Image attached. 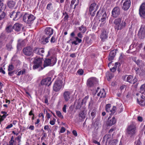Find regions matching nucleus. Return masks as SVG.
<instances>
[{
	"mask_svg": "<svg viewBox=\"0 0 145 145\" xmlns=\"http://www.w3.org/2000/svg\"><path fill=\"white\" fill-rule=\"evenodd\" d=\"M93 101L91 100L89 103L88 107L91 108L93 106Z\"/></svg>",
	"mask_w": 145,
	"mask_h": 145,
	"instance_id": "57",
	"label": "nucleus"
},
{
	"mask_svg": "<svg viewBox=\"0 0 145 145\" xmlns=\"http://www.w3.org/2000/svg\"><path fill=\"white\" fill-rule=\"evenodd\" d=\"M138 103L141 106H145V97L144 95H142L139 99H137Z\"/></svg>",
	"mask_w": 145,
	"mask_h": 145,
	"instance_id": "21",
	"label": "nucleus"
},
{
	"mask_svg": "<svg viewBox=\"0 0 145 145\" xmlns=\"http://www.w3.org/2000/svg\"><path fill=\"white\" fill-rule=\"evenodd\" d=\"M14 67L12 64H10L8 66V71H11L14 70Z\"/></svg>",
	"mask_w": 145,
	"mask_h": 145,
	"instance_id": "53",
	"label": "nucleus"
},
{
	"mask_svg": "<svg viewBox=\"0 0 145 145\" xmlns=\"http://www.w3.org/2000/svg\"><path fill=\"white\" fill-rule=\"evenodd\" d=\"M56 121V119L54 118L52 120H50V123L52 125H54L55 124V122Z\"/></svg>",
	"mask_w": 145,
	"mask_h": 145,
	"instance_id": "62",
	"label": "nucleus"
},
{
	"mask_svg": "<svg viewBox=\"0 0 145 145\" xmlns=\"http://www.w3.org/2000/svg\"><path fill=\"white\" fill-rule=\"evenodd\" d=\"M3 1H0V10H2V8L4 6V3L3 2Z\"/></svg>",
	"mask_w": 145,
	"mask_h": 145,
	"instance_id": "63",
	"label": "nucleus"
},
{
	"mask_svg": "<svg viewBox=\"0 0 145 145\" xmlns=\"http://www.w3.org/2000/svg\"><path fill=\"white\" fill-rule=\"evenodd\" d=\"M97 79L95 77H91L89 78L87 81L86 84L89 88H91L98 84Z\"/></svg>",
	"mask_w": 145,
	"mask_h": 145,
	"instance_id": "5",
	"label": "nucleus"
},
{
	"mask_svg": "<svg viewBox=\"0 0 145 145\" xmlns=\"http://www.w3.org/2000/svg\"><path fill=\"white\" fill-rule=\"evenodd\" d=\"M118 142V140H114L112 142H110L109 143L108 145H116Z\"/></svg>",
	"mask_w": 145,
	"mask_h": 145,
	"instance_id": "52",
	"label": "nucleus"
},
{
	"mask_svg": "<svg viewBox=\"0 0 145 145\" xmlns=\"http://www.w3.org/2000/svg\"><path fill=\"white\" fill-rule=\"evenodd\" d=\"M118 51V50L117 49L112 50L110 52L109 55L114 57L116 54L117 52Z\"/></svg>",
	"mask_w": 145,
	"mask_h": 145,
	"instance_id": "39",
	"label": "nucleus"
},
{
	"mask_svg": "<svg viewBox=\"0 0 145 145\" xmlns=\"http://www.w3.org/2000/svg\"><path fill=\"white\" fill-rule=\"evenodd\" d=\"M87 113L85 110H82L79 114V117L82 119H85Z\"/></svg>",
	"mask_w": 145,
	"mask_h": 145,
	"instance_id": "32",
	"label": "nucleus"
},
{
	"mask_svg": "<svg viewBox=\"0 0 145 145\" xmlns=\"http://www.w3.org/2000/svg\"><path fill=\"white\" fill-rule=\"evenodd\" d=\"M23 54L27 56H33V48L30 46H26L23 50Z\"/></svg>",
	"mask_w": 145,
	"mask_h": 145,
	"instance_id": "7",
	"label": "nucleus"
},
{
	"mask_svg": "<svg viewBox=\"0 0 145 145\" xmlns=\"http://www.w3.org/2000/svg\"><path fill=\"white\" fill-rule=\"evenodd\" d=\"M52 64H44L43 67H42V64H34L33 66V69L34 70L38 69L39 71L43 69L45 67L49 66H51Z\"/></svg>",
	"mask_w": 145,
	"mask_h": 145,
	"instance_id": "15",
	"label": "nucleus"
},
{
	"mask_svg": "<svg viewBox=\"0 0 145 145\" xmlns=\"http://www.w3.org/2000/svg\"><path fill=\"white\" fill-rule=\"evenodd\" d=\"M120 14V9L118 7H114L112 12V15L113 17L115 18H116Z\"/></svg>",
	"mask_w": 145,
	"mask_h": 145,
	"instance_id": "14",
	"label": "nucleus"
},
{
	"mask_svg": "<svg viewBox=\"0 0 145 145\" xmlns=\"http://www.w3.org/2000/svg\"><path fill=\"white\" fill-rule=\"evenodd\" d=\"M42 60L40 58L36 57L34 59L33 63H42Z\"/></svg>",
	"mask_w": 145,
	"mask_h": 145,
	"instance_id": "37",
	"label": "nucleus"
},
{
	"mask_svg": "<svg viewBox=\"0 0 145 145\" xmlns=\"http://www.w3.org/2000/svg\"><path fill=\"white\" fill-rule=\"evenodd\" d=\"M111 106V105L110 104H107L106 105L105 108L106 112H108L110 116H112L116 112V108L115 106H113L112 108L110 109Z\"/></svg>",
	"mask_w": 145,
	"mask_h": 145,
	"instance_id": "9",
	"label": "nucleus"
},
{
	"mask_svg": "<svg viewBox=\"0 0 145 145\" xmlns=\"http://www.w3.org/2000/svg\"><path fill=\"white\" fill-rule=\"evenodd\" d=\"M36 17L33 15L25 13L23 16V20L27 24H32Z\"/></svg>",
	"mask_w": 145,
	"mask_h": 145,
	"instance_id": "2",
	"label": "nucleus"
},
{
	"mask_svg": "<svg viewBox=\"0 0 145 145\" xmlns=\"http://www.w3.org/2000/svg\"><path fill=\"white\" fill-rule=\"evenodd\" d=\"M133 78V77L131 75H129L127 77L126 81L127 82L131 84Z\"/></svg>",
	"mask_w": 145,
	"mask_h": 145,
	"instance_id": "43",
	"label": "nucleus"
},
{
	"mask_svg": "<svg viewBox=\"0 0 145 145\" xmlns=\"http://www.w3.org/2000/svg\"><path fill=\"white\" fill-rule=\"evenodd\" d=\"M83 101H82L79 99H78L77 104L76 106V109H80L83 104Z\"/></svg>",
	"mask_w": 145,
	"mask_h": 145,
	"instance_id": "34",
	"label": "nucleus"
},
{
	"mask_svg": "<svg viewBox=\"0 0 145 145\" xmlns=\"http://www.w3.org/2000/svg\"><path fill=\"white\" fill-rule=\"evenodd\" d=\"M137 81V79L135 77L134 78H133V79L132 80V82H131V84H134L136 83Z\"/></svg>",
	"mask_w": 145,
	"mask_h": 145,
	"instance_id": "64",
	"label": "nucleus"
},
{
	"mask_svg": "<svg viewBox=\"0 0 145 145\" xmlns=\"http://www.w3.org/2000/svg\"><path fill=\"white\" fill-rule=\"evenodd\" d=\"M21 136L20 135H19L17 137L15 138V140H17L18 141V144L17 145H20V142L21 141Z\"/></svg>",
	"mask_w": 145,
	"mask_h": 145,
	"instance_id": "44",
	"label": "nucleus"
},
{
	"mask_svg": "<svg viewBox=\"0 0 145 145\" xmlns=\"http://www.w3.org/2000/svg\"><path fill=\"white\" fill-rule=\"evenodd\" d=\"M56 41V39L55 38V37L54 36H53L52 38H51L50 40V42L51 43H54Z\"/></svg>",
	"mask_w": 145,
	"mask_h": 145,
	"instance_id": "61",
	"label": "nucleus"
},
{
	"mask_svg": "<svg viewBox=\"0 0 145 145\" xmlns=\"http://www.w3.org/2000/svg\"><path fill=\"white\" fill-rule=\"evenodd\" d=\"M20 12H16L14 11H13L10 13V17L11 18H13V20L14 21L17 20L20 18Z\"/></svg>",
	"mask_w": 145,
	"mask_h": 145,
	"instance_id": "16",
	"label": "nucleus"
},
{
	"mask_svg": "<svg viewBox=\"0 0 145 145\" xmlns=\"http://www.w3.org/2000/svg\"><path fill=\"white\" fill-rule=\"evenodd\" d=\"M114 57L113 56H110V55H109L108 57V60L110 62L108 63H111L112 62V61L114 60Z\"/></svg>",
	"mask_w": 145,
	"mask_h": 145,
	"instance_id": "54",
	"label": "nucleus"
},
{
	"mask_svg": "<svg viewBox=\"0 0 145 145\" xmlns=\"http://www.w3.org/2000/svg\"><path fill=\"white\" fill-rule=\"evenodd\" d=\"M54 30L50 27H46L44 31V35L45 36H48L51 37L53 34Z\"/></svg>",
	"mask_w": 145,
	"mask_h": 145,
	"instance_id": "17",
	"label": "nucleus"
},
{
	"mask_svg": "<svg viewBox=\"0 0 145 145\" xmlns=\"http://www.w3.org/2000/svg\"><path fill=\"white\" fill-rule=\"evenodd\" d=\"M25 45V42L24 40H23L21 42H19L17 46L20 47L21 46H24Z\"/></svg>",
	"mask_w": 145,
	"mask_h": 145,
	"instance_id": "49",
	"label": "nucleus"
},
{
	"mask_svg": "<svg viewBox=\"0 0 145 145\" xmlns=\"http://www.w3.org/2000/svg\"><path fill=\"white\" fill-rule=\"evenodd\" d=\"M140 92L145 95V84L142 85L140 88Z\"/></svg>",
	"mask_w": 145,
	"mask_h": 145,
	"instance_id": "38",
	"label": "nucleus"
},
{
	"mask_svg": "<svg viewBox=\"0 0 145 145\" xmlns=\"http://www.w3.org/2000/svg\"><path fill=\"white\" fill-rule=\"evenodd\" d=\"M131 5L130 0H125L123 4L122 8L125 11L127 10L130 8Z\"/></svg>",
	"mask_w": 145,
	"mask_h": 145,
	"instance_id": "19",
	"label": "nucleus"
},
{
	"mask_svg": "<svg viewBox=\"0 0 145 145\" xmlns=\"http://www.w3.org/2000/svg\"><path fill=\"white\" fill-rule=\"evenodd\" d=\"M106 76L107 78V80L108 81H109L114 76V74L112 73H110L109 72H107L106 73Z\"/></svg>",
	"mask_w": 145,
	"mask_h": 145,
	"instance_id": "30",
	"label": "nucleus"
},
{
	"mask_svg": "<svg viewBox=\"0 0 145 145\" xmlns=\"http://www.w3.org/2000/svg\"><path fill=\"white\" fill-rule=\"evenodd\" d=\"M139 13L140 17L145 18V2L142 3L140 6Z\"/></svg>",
	"mask_w": 145,
	"mask_h": 145,
	"instance_id": "12",
	"label": "nucleus"
},
{
	"mask_svg": "<svg viewBox=\"0 0 145 145\" xmlns=\"http://www.w3.org/2000/svg\"><path fill=\"white\" fill-rule=\"evenodd\" d=\"M39 50V48L35 47L34 48L33 50V53H35L37 55H38L39 52L38 51Z\"/></svg>",
	"mask_w": 145,
	"mask_h": 145,
	"instance_id": "58",
	"label": "nucleus"
},
{
	"mask_svg": "<svg viewBox=\"0 0 145 145\" xmlns=\"http://www.w3.org/2000/svg\"><path fill=\"white\" fill-rule=\"evenodd\" d=\"M138 36L140 39L145 37V26L141 25L138 33Z\"/></svg>",
	"mask_w": 145,
	"mask_h": 145,
	"instance_id": "10",
	"label": "nucleus"
},
{
	"mask_svg": "<svg viewBox=\"0 0 145 145\" xmlns=\"http://www.w3.org/2000/svg\"><path fill=\"white\" fill-rule=\"evenodd\" d=\"M6 47L7 48V49L8 51L11 50L12 48V45L9 44H7Z\"/></svg>",
	"mask_w": 145,
	"mask_h": 145,
	"instance_id": "56",
	"label": "nucleus"
},
{
	"mask_svg": "<svg viewBox=\"0 0 145 145\" xmlns=\"http://www.w3.org/2000/svg\"><path fill=\"white\" fill-rule=\"evenodd\" d=\"M111 116H110L107 122V125L108 126H111L114 125L116 121V120L114 117H113L112 119H110L111 118Z\"/></svg>",
	"mask_w": 145,
	"mask_h": 145,
	"instance_id": "20",
	"label": "nucleus"
},
{
	"mask_svg": "<svg viewBox=\"0 0 145 145\" xmlns=\"http://www.w3.org/2000/svg\"><path fill=\"white\" fill-rule=\"evenodd\" d=\"M39 52L38 55H40L42 56H43L42 54L44 52V50L42 48H39V50L38 52Z\"/></svg>",
	"mask_w": 145,
	"mask_h": 145,
	"instance_id": "45",
	"label": "nucleus"
},
{
	"mask_svg": "<svg viewBox=\"0 0 145 145\" xmlns=\"http://www.w3.org/2000/svg\"><path fill=\"white\" fill-rule=\"evenodd\" d=\"M56 115L57 116L60 118L63 119V116L62 115L61 112L59 111H56Z\"/></svg>",
	"mask_w": 145,
	"mask_h": 145,
	"instance_id": "50",
	"label": "nucleus"
},
{
	"mask_svg": "<svg viewBox=\"0 0 145 145\" xmlns=\"http://www.w3.org/2000/svg\"><path fill=\"white\" fill-rule=\"evenodd\" d=\"M132 60L135 62L136 63H142V61H141V60H140L138 59L137 61L136 57H133L132 58Z\"/></svg>",
	"mask_w": 145,
	"mask_h": 145,
	"instance_id": "55",
	"label": "nucleus"
},
{
	"mask_svg": "<svg viewBox=\"0 0 145 145\" xmlns=\"http://www.w3.org/2000/svg\"><path fill=\"white\" fill-rule=\"evenodd\" d=\"M79 3V0H72L71 1L70 4V8L72 9L73 8V5L74 4V7H73V9H75Z\"/></svg>",
	"mask_w": 145,
	"mask_h": 145,
	"instance_id": "23",
	"label": "nucleus"
},
{
	"mask_svg": "<svg viewBox=\"0 0 145 145\" xmlns=\"http://www.w3.org/2000/svg\"><path fill=\"white\" fill-rule=\"evenodd\" d=\"M53 8L52 4L51 3H49L47 5L46 8L49 10H50Z\"/></svg>",
	"mask_w": 145,
	"mask_h": 145,
	"instance_id": "51",
	"label": "nucleus"
},
{
	"mask_svg": "<svg viewBox=\"0 0 145 145\" xmlns=\"http://www.w3.org/2000/svg\"><path fill=\"white\" fill-rule=\"evenodd\" d=\"M51 37L47 36H45L44 35L43 36V39L42 42V43L44 44H46L49 42V39Z\"/></svg>",
	"mask_w": 145,
	"mask_h": 145,
	"instance_id": "29",
	"label": "nucleus"
},
{
	"mask_svg": "<svg viewBox=\"0 0 145 145\" xmlns=\"http://www.w3.org/2000/svg\"><path fill=\"white\" fill-rule=\"evenodd\" d=\"M106 12H105L102 15V17L101 18V21L102 22H103L105 20L106 18Z\"/></svg>",
	"mask_w": 145,
	"mask_h": 145,
	"instance_id": "48",
	"label": "nucleus"
},
{
	"mask_svg": "<svg viewBox=\"0 0 145 145\" xmlns=\"http://www.w3.org/2000/svg\"><path fill=\"white\" fill-rule=\"evenodd\" d=\"M22 26L21 24L19 23H16L13 26V29H14L16 31H19L20 30Z\"/></svg>",
	"mask_w": 145,
	"mask_h": 145,
	"instance_id": "25",
	"label": "nucleus"
},
{
	"mask_svg": "<svg viewBox=\"0 0 145 145\" xmlns=\"http://www.w3.org/2000/svg\"><path fill=\"white\" fill-rule=\"evenodd\" d=\"M78 29L82 33H84L87 30V28L86 26L83 25H82L81 26L78 27Z\"/></svg>",
	"mask_w": 145,
	"mask_h": 145,
	"instance_id": "31",
	"label": "nucleus"
},
{
	"mask_svg": "<svg viewBox=\"0 0 145 145\" xmlns=\"http://www.w3.org/2000/svg\"><path fill=\"white\" fill-rule=\"evenodd\" d=\"M51 78L48 77L43 79L41 81L40 84L42 85H46L48 86L50 85L52 83Z\"/></svg>",
	"mask_w": 145,
	"mask_h": 145,
	"instance_id": "13",
	"label": "nucleus"
},
{
	"mask_svg": "<svg viewBox=\"0 0 145 145\" xmlns=\"http://www.w3.org/2000/svg\"><path fill=\"white\" fill-rule=\"evenodd\" d=\"M7 116L4 114L2 116L0 115V124H1L2 122L6 118Z\"/></svg>",
	"mask_w": 145,
	"mask_h": 145,
	"instance_id": "41",
	"label": "nucleus"
},
{
	"mask_svg": "<svg viewBox=\"0 0 145 145\" xmlns=\"http://www.w3.org/2000/svg\"><path fill=\"white\" fill-rule=\"evenodd\" d=\"M13 29V26L12 27L11 25H9L6 27L5 30L7 32L10 33L12 31Z\"/></svg>",
	"mask_w": 145,
	"mask_h": 145,
	"instance_id": "35",
	"label": "nucleus"
},
{
	"mask_svg": "<svg viewBox=\"0 0 145 145\" xmlns=\"http://www.w3.org/2000/svg\"><path fill=\"white\" fill-rule=\"evenodd\" d=\"M75 40L72 41L71 42L72 44H74L75 45H77L79 43H80L82 42V40L81 39H79L77 37H74Z\"/></svg>",
	"mask_w": 145,
	"mask_h": 145,
	"instance_id": "26",
	"label": "nucleus"
},
{
	"mask_svg": "<svg viewBox=\"0 0 145 145\" xmlns=\"http://www.w3.org/2000/svg\"><path fill=\"white\" fill-rule=\"evenodd\" d=\"M108 37V34L106 33V31L105 29H103L101 31V34L100 35V37L101 40L104 42L105 40L107 39Z\"/></svg>",
	"mask_w": 145,
	"mask_h": 145,
	"instance_id": "18",
	"label": "nucleus"
},
{
	"mask_svg": "<svg viewBox=\"0 0 145 145\" xmlns=\"http://www.w3.org/2000/svg\"><path fill=\"white\" fill-rule=\"evenodd\" d=\"M136 129L135 125L133 123L131 124L128 126L126 129V133L131 137L135 134Z\"/></svg>",
	"mask_w": 145,
	"mask_h": 145,
	"instance_id": "4",
	"label": "nucleus"
},
{
	"mask_svg": "<svg viewBox=\"0 0 145 145\" xmlns=\"http://www.w3.org/2000/svg\"><path fill=\"white\" fill-rule=\"evenodd\" d=\"M15 2L12 1L10 0L8 2L7 5L8 7L10 8H13L15 5Z\"/></svg>",
	"mask_w": 145,
	"mask_h": 145,
	"instance_id": "28",
	"label": "nucleus"
},
{
	"mask_svg": "<svg viewBox=\"0 0 145 145\" xmlns=\"http://www.w3.org/2000/svg\"><path fill=\"white\" fill-rule=\"evenodd\" d=\"M63 16H65L64 19L65 21L67 20L69 18V16L68 13L66 12H64L63 13Z\"/></svg>",
	"mask_w": 145,
	"mask_h": 145,
	"instance_id": "47",
	"label": "nucleus"
},
{
	"mask_svg": "<svg viewBox=\"0 0 145 145\" xmlns=\"http://www.w3.org/2000/svg\"><path fill=\"white\" fill-rule=\"evenodd\" d=\"M104 12L103 11L99 10L97 12L95 17L99 19L100 17L102 16Z\"/></svg>",
	"mask_w": 145,
	"mask_h": 145,
	"instance_id": "36",
	"label": "nucleus"
},
{
	"mask_svg": "<svg viewBox=\"0 0 145 145\" xmlns=\"http://www.w3.org/2000/svg\"><path fill=\"white\" fill-rule=\"evenodd\" d=\"M118 64H115V65L112 68H110V71L112 72H114L116 71V69L117 67V65Z\"/></svg>",
	"mask_w": 145,
	"mask_h": 145,
	"instance_id": "46",
	"label": "nucleus"
},
{
	"mask_svg": "<svg viewBox=\"0 0 145 145\" xmlns=\"http://www.w3.org/2000/svg\"><path fill=\"white\" fill-rule=\"evenodd\" d=\"M72 92L69 91H65L63 93V97L65 101L67 102L70 101L72 97Z\"/></svg>",
	"mask_w": 145,
	"mask_h": 145,
	"instance_id": "11",
	"label": "nucleus"
},
{
	"mask_svg": "<svg viewBox=\"0 0 145 145\" xmlns=\"http://www.w3.org/2000/svg\"><path fill=\"white\" fill-rule=\"evenodd\" d=\"M52 59L54 60L53 63H56L57 61V59L55 57L51 59H46L44 61V63H51Z\"/></svg>",
	"mask_w": 145,
	"mask_h": 145,
	"instance_id": "33",
	"label": "nucleus"
},
{
	"mask_svg": "<svg viewBox=\"0 0 145 145\" xmlns=\"http://www.w3.org/2000/svg\"><path fill=\"white\" fill-rule=\"evenodd\" d=\"M26 70L25 69H23L21 71L18 72L17 73L18 76H20L21 75L25 74V73Z\"/></svg>",
	"mask_w": 145,
	"mask_h": 145,
	"instance_id": "40",
	"label": "nucleus"
},
{
	"mask_svg": "<svg viewBox=\"0 0 145 145\" xmlns=\"http://www.w3.org/2000/svg\"><path fill=\"white\" fill-rule=\"evenodd\" d=\"M96 113V109H94L92 110V112L91 113V116L92 117V119H93L95 117Z\"/></svg>",
	"mask_w": 145,
	"mask_h": 145,
	"instance_id": "42",
	"label": "nucleus"
},
{
	"mask_svg": "<svg viewBox=\"0 0 145 145\" xmlns=\"http://www.w3.org/2000/svg\"><path fill=\"white\" fill-rule=\"evenodd\" d=\"M112 138L111 136L110 135H106L103 137V141H106V144L108 142V144L110 142H111Z\"/></svg>",
	"mask_w": 145,
	"mask_h": 145,
	"instance_id": "22",
	"label": "nucleus"
},
{
	"mask_svg": "<svg viewBox=\"0 0 145 145\" xmlns=\"http://www.w3.org/2000/svg\"><path fill=\"white\" fill-rule=\"evenodd\" d=\"M98 8V6L95 3L91 4L89 7V12L91 16H94L95 14V12Z\"/></svg>",
	"mask_w": 145,
	"mask_h": 145,
	"instance_id": "6",
	"label": "nucleus"
},
{
	"mask_svg": "<svg viewBox=\"0 0 145 145\" xmlns=\"http://www.w3.org/2000/svg\"><path fill=\"white\" fill-rule=\"evenodd\" d=\"M135 70L137 74L140 76H143L144 74V71L140 66V64H136L135 66Z\"/></svg>",
	"mask_w": 145,
	"mask_h": 145,
	"instance_id": "8",
	"label": "nucleus"
},
{
	"mask_svg": "<svg viewBox=\"0 0 145 145\" xmlns=\"http://www.w3.org/2000/svg\"><path fill=\"white\" fill-rule=\"evenodd\" d=\"M44 129L45 130H46V131H48V133H49V131H51L50 129L49 128V126L48 125H45L44 126Z\"/></svg>",
	"mask_w": 145,
	"mask_h": 145,
	"instance_id": "59",
	"label": "nucleus"
},
{
	"mask_svg": "<svg viewBox=\"0 0 145 145\" xmlns=\"http://www.w3.org/2000/svg\"><path fill=\"white\" fill-rule=\"evenodd\" d=\"M125 56L123 53H121L119 58V62H116L115 63H120L124 62L125 59Z\"/></svg>",
	"mask_w": 145,
	"mask_h": 145,
	"instance_id": "27",
	"label": "nucleus"
},
{
	"mask_svg": "<svg viewBox=\"0 0 145 145\" xmlns=\"http://www.w3.org/2000/svg\"><path fill=\"white\" fill-rule=\"evenodd\" d=\"M63 82L62 80H59L58 78L54 84L53 89L54 91L57 92L62 88Z\"/></svg>",
	"mask_w": 145,
	"mask_h": 145,
	"instance_id": "3",
	"label": "nucleus"
},
{
	"mask_svg": "<svg viewBox=\"0 0 145 145\" xmlns=\"http://www.w3.org/2000/svg\"><path fill=\"white\" fill-rule=\"evenodd\" d=\"M114 25V28L117 31L121 30L124 28L126 27V23L125 21L123 20L121 18H118L116 19L113 22Z\"/></svg>",
	"mask_w": 145,
	"mask_h": 145,
	"instance_id": "1",
	"label": "nucleus"
},
{
	"mask_svg": "<svg viewBox=\"0 0 145 145\" xmlns=\"http://www.w3.org/2000/svg\"><path fill=\"white\" fill-rule=\"evenodd\" d=\"M106 95V93L104 89L100 90V91L97 94V95L98 96H100V98H104Z\"/></svg>",
	"mask_w": 145,
	"mask_h": 145,
	"instance_id": "24",
	"label": "nucleus"
},
{
	"mask_svg": "<svg viewBox=\"0 0 145 145\" xmlns=\"http://www.w3.org/2000/svg\"><path fill=\"white\" fill-rule=\"evenodd\" d=\"M77 72L79 74L82 75L84 73V71L81 69H79L77 71Z\"/></svg>",
	"mask_w": 145,
	"mask_h": 145,
	"instance_id": "60",
	"label": "nucleus"
}]
</instances>
